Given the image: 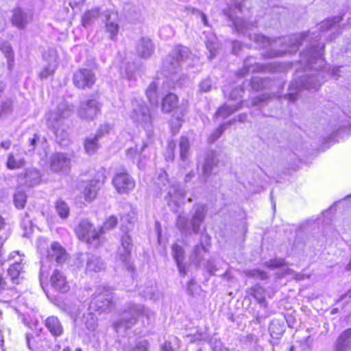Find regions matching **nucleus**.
Masks as SVG:
<instances>
[{"label":"nucleus","mask_w":351,"mask_h":351,"mask_svg":"<svg viewBox=\"0 0 351 351\" xmlns=\"http://www.w3.org/2000/svg\"><path fill=\"white\" fill-rule=\"evenodd\" d=\"M311 32L288 37L271 39L259 34H248L250 40H254L260 47H269L262 53L265 59L282 57L287 53H295L300 45L307 38Z\"/></svg>","instance_id":"nucleus-1"},{"label":"nucleus","mask_w":351,"mask_h":351,"mask_svg":"<svg viewBox=\"0 0 351 351\" xmlns=\"http://www.w3.org/2000/svg\"><path fill=\"white\" fill-rule=\"evenodd\" d=\"M322 36L317 35L314 37L315 40L311 44V46L301 53V61L306 66L315 71L309 75L304 76L300 80V86L306 89H317L324 82V71L319 70L324 64L323 58L324 45L315 43L321 38Z\"/></svg>","instance_id":"nucleus-2"},{"label":"nucleus","mask_w":351,"mask_h":351,"mask_svg":"<svg viewBox=\"0 0 351 351\" xmlns=\"http://www.w3.org/2000/svg\"><path fill=\"white\" fill-rule=\"evenodd\" d=\"M136 214L134 211L121 217V230L123 234L121 237V245L117 252V262L128 271H133L134 267L130 261L131 253L133 248L132 239L128 232L132 228V224L135 221Z\"/></svg>","instance_id":"nucleus-3"},{"label":"nucleus","mask_w":351,"mask_h":351,"mask_svg":"<svg viewBox=\"0 0 351 351\" xmlns=\"http://www.w3.org/2000/svg\"><path fill=\"white\" fill-rule=\"evenodd\" d=\"M44 243L40 242L38 250L41 254V267L40 271V283L43 288L47 283L49 271L53 262L58 264L64 263L67 258V254L64 248L58 242L51 243L50 247H44Z\"/></svg>","instance_id":"nucleus-4"},{"label":"nucleus","mask_w":351,"mask_h":351,"mask_svg":"<svg viewBox=\"0 0 351 351\" xmlns=\"http://www.w3.org/2000/svg\"><path fill=\"white\" fill-rule=\"evenodd\" d=\"M195 58L189 51V48L178 46L165 59L162 63V72L166 77L176 73L179 69L185 65L191 66Z\"/></svg>","instance_id":"nucleus-5"},{"label":"nucleus","mask_w":351,"mask_h":351,"mask_svg":"<svg viewBox=\"0 0 351 351\" xmlns=\"http://www.w3.org/2000/svg\"><path fill=\"white\" fill-rule=\"evenodd\" d=\"M73 111V106L62 101L59 104L57 109L46 114L47 124L57 137L64 138L67 133L64 125V121L68 118Z\"/></svg>","instance_id":"nucleus-6"},{"label":"nucleus","mask_w":351,"mask_h":351,"mask_svg":"<svg viewBox=\"0 0 351 351\" xmlns=\"http://www.w3.org/2000/svg\"><path fill=\"white\" fill-rule=\"evenodd\" d=\"M154 183L161 192L167 191L165 199L169 206L174 209L180 206V201L185 196V191L179 184H170L165 171L161 170L158 173Z\"/></svg>","instance_id":"nucleus-7"},{"label":"nucleus","mask_w":351,"mask_h":351,"mask_svg":"<svg viewBox=\"0 0 351 351\" xmlns=\"http://www.w3.org/2000/svg\"><path fill=\"white\" fill-rule=\"evenodd\" d=\"M141 315H146L148 319H150L147 311L143 306L130 304L114 322V328L118 333L124 332L126 330L131 328Z\"/></svg>","instance_id":"nucleus-8"},{"label":"nucleus","mask_w":351,"mask_h":351,"mask_svg":"<svg viewBox=\"0 0 351 351\" xmlns=\"http://www.w3.org/2000/svg\"><path fill=\"white\" fill-rule=\"evenodd\" d=\"M130 118L134 123L149 130L152 126V117L150 110L142 98L134 97L131 101Z\"/></svg>","instance_id":"nucleus-9"},{"label":"nucleus","mask_w":351,"mask_h":351,"mask_svg":"<svg viewBox=\"0 0 351 351\" xmlns=\"http://www.w3.org/2000/svg\"><path fill=\"white\" fill-rule=\"evenodd\" d=\"M112 305V292L107 287L99 286L93 295L88 311L101 314L110 311Z\"/></svg>","instance_id":"nucleus-10"},{"label":"nucleus","mask_w":351,"mask_h":351,"mask_svg":"<svg viewBox=\"0 0 351 351\" xmlns=\"http://www.w3.org/2000/svg\"><path fill=\"white\" fill-rule=\"evenodd\" d=\"M205 206L197 205L192 219L189 221L186 217L180 215L177 218V226L183 233H189L191 229H192L194 233L197 234L199 227L205 218Z\"/></svg>","instance_id":"nucleus-11"},{"label":"nucleus","mask_w":351,"mask_h":351,"mask_svg":"<svg viewBox=\"0 0 351 351\" xmlns=\"http://www.w3.org/2000/svg\"><path fill=\"white\" fill-rule=\"evenodd\" d=\"M75 231L80 240L86 241L95 247H97L103 242L101 234L93 228V224L87 219L81 220Z\"/></svg>","instance_id":"nucleus-12"},{"label":"nucleus","mask_w":351,"mask_h":351,"mask_svg":"<svg viewBox=\"0 0 351 351\" xmlns=\"http://www.w3.org/2000/svg\"><path fill=\"white\" fill-rule=\"evenodd\" d=\"M96 77L91 69L81 68L73 75V82L80 89L91 88L95 83Z\"/></svg>","instance_id":"nucleus-13"},{"label":"nucleus","mask_w":351,"mask_h":351,"mask_svg":"<svg viewBox=\"0 0 351 351\" xmlns=\"http://www.w3.org/2000/svg\"><path fill=\"white\" fill-rule=\"evenodd\" d=\"M101 104L95 99L81 102L77 110L78 116L84 120H93L101 112Z\"/></svg>","instance_id":"nucleus-14"},{"label":"nucleus","mask_w":351,"mask_h":351,"mask_svg":"<svg viewBox=\"0 0 351 351\" xmlns=\"http://www.w3.org/2000/svg\"><path fill=\"white\" fill-rule=\"evenodd\" d=\"M105 178L104 170L101 169V171L97 173L95 179L84 182L83 193L86 201L90 202L96 197L97 191L104 182Z\"/></svg>","instance_id":"nucleus-15"},{"label":"nucleus","mask_w":351,"mask_h":351,"mask_svg":"<svg viewBox=\"0 0 351 351\" xmlns=\"http://www.w3.org/2000/svg\"><path fill=\"white\" fill-rule=\"evenodd\" d=\"M251 60L252 58H248L244 62V68L243 71H241V75H244L246 72H276L283 69V66L278 62L251 64Z\"/></svg>","instance_id":"nucleus-16"},{"label":"nucleus","mask_w":351,"mask_h":351,"mask_svg":"<svg viewBox=\"0 0 351 351\" xmlns=\"http://www.w3.org/2000/svg\"><path fill=\"white\" fill-rule=\"evenodd\" d=\"M112 184L120 194L130 193L135 186L133 178L127 173H117L112 179Z\"/></svg>","instance_id":"nucleus-17"},{"label":"nucleus","mask_w":351,"mask_h":351,"mask_svg":"<svg viewBox=\"0 0 351 351\" xmlns=\"http://www.w3.org/2000/svg\"><path fill=\"white\" fill-rule=\"evenodd\" d=\"M71 167V159L65 154L58 152L50 158V168L54 172L67 173Z\"/></svg>","instance_id":"nucleus-18"},{"label":"nucleus","mask_w":351,"mask_h":351,"mask_svg":"<svg viewBox=\"0 0 351 351\" xmlns=\"http://www.w3.org/2000/svg\"><path fill=\"white\" fill-rule=\"evenodd\" d=\"M50 285L53 289L60 293H67L70 290V285L63 272L55 269L50 277Z\"/></svg>","instance_id":"nucleus-19"},{"label":"nucleus","mask_w":351,"mask_h":351,"mask_svg":"<svg viewBox=\"0 0 351 351\" xmlns=\"http://www.w3.org/2000/svg\"><path fill=\"white\" fill-rule=\"evenodd\" d=\"M105 28L109 34V38L116 40L119 30L118 14L114 12L107 11L105 12Z\"/></svg>","instance_id":"nucleus-20"},{"label":"nucleus","mask_w":351,"mask_h":351,"mask_svg":"<svg viewBox=\"0 0 351 351\" xmlns=\"http://www.w3.org/2000/svg\"><path fill=\"white\" fill-rule=\"evenodd\" d=\"M18 180L21 184L32 187L40 182V174L36 169H28L19 175Z\"/></svg>","instance_id":"nucleus-21"},{"label":"nucleus","mask_w":351,"mask_h":351,"mask_svg":"<svg viewBox=\"0 0 351 351\" xmlns=\"http://www.w3.org/2000/svg\"><path fill=\"white\" fill-rule=\"evenodd\" d=\"M32 14L21 8H16L13 11L12 22L18 28L23 29L32 20Z\"/></svg>","instance_id":"nucleus-22"},{"label":"nucleus","mask_w":351,"mask_h":351,"mask_svg":"<svg viewBox=\"0 0 351 351\" xmlns=\"http://www.w3.org/2000/svg\"><path fill=\"white\" fill-rule=\"evenodd\" d=\"M217 162L216 154L214 152H208L202 167V176L200 178L202 182H206L207 178L213 172V168L217 165Z\"/></svg>","instance_id":"nucleus-23"},{"label":"nucleus","mask_w":351,"mask_h":351,"mask_svg":"<svg viewBox=\"0 0 351 351\" xmlns=\"http://www.w3.org/2000/svg\"><path fill=\"white\" fill-rule=\"evenodd\" d=\"M154 50L152 40L147 38H141L137 43L136 51L141 58H149Z\"/></svg>","instance_id":"nucleus-24"},{"label":"nucleus","mask_w":351,"mask_h":351,"mask_svg":"<svg viewBox=\"0 0 351 351\" xmlns=\"http://www.w3.org/2000/svg\"><path fill=\"white\" fill-rule=\"evenodd\" d=\"M351 347V328L343 331L335 343V351H347Z\"/></svg>","instance_id":"nucleus-25"},{"label":"nucleus","mask_w":351,"mask_h":351,"mask_svg":"<svg viewBox=\"0 0 351 351\" xmlns=\"http://www.w3.org/2000/svg\"><path fill=\"white\" fill-rule=\"evenodd\" d=\"M206 253V247L201 243L200 244L195 246L189 256L190 261L197 267H200L206 261L204 256Z\"/></svg>","instance_id":"nucleus-26"},{"label":"nucleus","mask_w":351,"mask_h":351,"mask_svg":"<svg viewBox=\"0 0 351 351\" xmlns=\"http://www.w3.org/2000/svg\"><path fill=\"white\" fill-rule=\"evenodd\" d=\"M172 254L176 262L179 272L181 276H184L186 274L185 266L183 263L184 258V251L183 248L177 243L172 245Z\"/></svg>","instance_id":"nucleus-27"},{"label":"nucleus","mask_w":351,"mask_h":351,"mask_svg":"<svg viewBox=\"0 0 351 351\" xmlns=\"http://www.w3.org/2000/svg\"><path fill=\"white\" fill-rule=\"evenodd\" d=\"M46 328L53 337H60L63 333V327L58 317L50 316L45 320Z\"/></svg>","instance_id":"nucleus-28"},{"label":"nucleus","mask_w":351,"mask_h":351,"mask_svg":"<svg viewBox=\"0 0 351 351\" xmlns=\"http://www.w3.org/2000/svg\"><path fill=\"white\" fill-rule=\"evenodd\" d=\"M22 261L23 258L19 256L18 259L10 266L8 270V276L12 284L17 285L19 283V276L23 269Z\"/></svg>","instance_id":"nucleus-29"},{"label":"nucleus","mask_w":351,"mask_h":351,"mask_svg":"<svg viewBox=\"0 0 351 351\" xmlns=\"http://www.w3.org/2000/svg\"><path fill=\"white\" fill-rule=\"evenodd\" d=\"M104 268V264L99 257L94 255H87L86 271L99 272Z\"/></svg>","instance_id":"nucleus-30"},{"label":"nucleus","mask_w":351,"mask_h":351,"mask_svg":"<svg viewBox=\"0 0 351 351\" xmlns=\"http://www.w3.org/2000/svg\"><path fill=\"white\" fill-rule=\"evenodd\" d=\"M241 108V102L237 103L234 105L226 104L218 109L215 113V117L225 119Z\"/></svg>","instance_id":"nucleus-31"},{"label":"nucleus","mask_w":351,"mask_h":351,"mask_svg":"<svg viewBox=\"0 0 351 351\" xmlns=\"http://www.w3.org/2000/svg\"><path fill=\"white\" fill-rule=\"evenodd\" d=\"M159 82L154 80L146 89L145 94L149 103L152 105H158L159 97L157 93Z\"/></svg>","instance_id":"nucleus-32"},{"label":"nucleus","mask_w":351,"mask_h":351,"mask_svg":"<svg viewBox=\"0 0 351 351\" xmlns=\"http://www.w3.org/2000/svg\"><path fill=\"white\" fill-rule=\"evenodd\" d=\"M178 97L173 93L167 95L162 101V110L164 112H170L178 104Z\"/></svg>","instance_id":"nucleus-33"},{"label":"nucleus","mask_w":351,"mask_h":351,"mask_svg":"<svg viewBox=\"0 0 351 351\" xmlns=\"http://www.w3.org/2000/svg\"><path fill=\"white\" fill-rule=\"evenodd\" d=\"M99 139V137L94 134L90 135L84 140V147L88 154L92 155L96 152L99 147L98 143Z\"/></svg>","instance_id":"nucleus-34"},{"label":"nucleus","mask_w":351,"mask_h":351,"mask_svg":"<svg viewBox=\"0 0 351 351\" xmlns=\"http://www.w3.org/2000/svg\"><path fill=\"white\" fill-rule=\"evenodd\" d=\"M342 21V16H335L332 19H328L322 21L317 27V29L324 33L328 30H331L336 28V25Z\"/></svg>","instance_id":"nucleus-35"},{"label":"nucleus","mask_w":351,"mask_h":351,"mask_svg":"<svg viewBox=\"0 0 351 351\" xmlns=\"http://www.w3.org/2000/svg\"><path fill=\"white\" fill-rule=\"evenodd\" d=\"M250 294L257 300V302L264 307L267 306L265 300V291L259 285H256L250 289Z\"/></svg>","instance_id":"nucleus-36"},{"label":"nucleus","mask_w":351,"mask_h":351,"mask_svg":"<svg viewBox=\"0 0 351 351\" xmlns=\"http://www.w3.org/2000/svg\"><path fill=\"white\" fill-rule=\"evenodd\" d=\"M94 313V311H89L83 317V322L86 328L90 331H94L97 326V318Z\"/></svg>","instance_id":"nucleus-37"},{"label":"nucleus","mask_w":351,"mask_h":351,"mask_svg":"<svg viewBox=\"0 0 351 351\" xmlns=\"http://www.w3.org/2000/svg\"><path fill=\"white\" fill-rule=\"evenodd\" d=\"M55 209L58 215L62 219H66L70 213V209L67 204L62 199L56 201L55 204Z\"/></svg>","instance_id":"nucleus-38"},{"label":"nucleus","mask_w":351,"mask_h":351,"mask_svg":"<svg viewBox=\"0 0 351 351\" xmlns=\"http://www.w3.org/2000/svg\"><path fill=\"white\" fill-rule=\"evenodd\" d=\"M99 15V9L98 8H95L93 9H91L90 10H88L86 12L82 19V24L84 27H88L90 22L93 20L97 19Z\"/></svg>","instance_id":"nucleus-39"},{"label":"nucleus","mask_w":351,"mask_h":351,"mask_svg":"<svg viewBox=\"0 0 351 351\" xmlns=\"http://www.w3.org/2000/svg\"><path fill=\"white\" fill-rule=\"evenodd\" d=\"M0 49L7 58L9 69L14 62V53L10 44L7 42L0 41Z\"/></svg>","instance_id":"nucleus-40"},{"label":"nucleus","mask_w":351,"mask_h":351,"mask_svg":"<svg viewBox=\"0 0 351 351\" xmlns=\"http://www.w3.org/2000/svg\"><path fill=\"white\" fill-rule=\"evenodd\" d=\"M180 158L183 162H186L189 156V149L190 147L189 140L185 136H182L180 141Z\"/></svg>","instance_id":"nucleus-41"},{"label":"nucleus","mask_w":351,"mask_h":351,"mask_svg":"<svg viewBox=\"0 0 351 351\" xmlns=\"http://www.w3.org/2000/svg\"><path fill=\"white\" fill-rule=\"evenodd\" d=\"M224 95L228 97L229 100L237 101V103L241 102V106H243L242 98V93L243 92V89L241 88H234L231 92L228 93V90L226 88L223 89Z\"/></svg>","instance_id":"nucleus-42"},{"label":"nucleus","mask_w":351,"mask_h":351,"mask_svg":"<svg viewBox=\"0 0 351 351\" xmlns=\"http://www.w3.org/2000/svg\"><path fill=\"white\" fill-rule=\"evenodd\" d=\"M27 202V195L21 189H17L14 195V203L17 208H23Z\"/></svg>","instance_id":"nucleus-43"},{"label":"nucleus","mask_w":351,"mask_h":351,"mask_svg":"<svg viewBox=\"0 0 351 351\" xmlns=\"http://www.w3.org/2000/svg\"><path fill=\"white\" fill-rule=\"evenodd\" d=\"M269 331L273 338L278 339L282 335L285 330L278 321H273L269 327Z\"/></svg>","instance_id":"nucleus-44"},{"label":"nucleus","mask_w":351,"mask_h":351,"mask_svg":"<svg viewBox=\"0 0 351 351\" xmlns=\"http://www.w3.org/2000/svg\"><path fill=\"white\" fill-rule=\"evenodd\" d=\"M25 161L23 158H16L12 154H10L6 162L9 169H19L23 166Z\"/></svg>","instance_id":"nucleus-45"},{"label":"nucleus","mask_w":351,"mask_h":351,"mask_svg":"<svg viewBox=\"0 0 351 351\" xmlns=\"http://www.w3.org/2000/svg\"><path fill=\"white\" fill-rule=\"evenodd\" d=\"M270 81L268 79H263L258 77H254L251 80V86L252 89L259 90L267 88L268 84Z\"/></svg>","instance_id":"nucleus-46"},{"label":"nucleus","mask_w":351,"mask_h":351,"mask_svg":"<svg viewBox=\"0 0 351 351\" xmlns=\"http://www.w3.org/2000/svg\"><path fill=\"white\" fill-rule=\"evenodd\" d=\"M146 147H147V144L146 143L143 142L139 152V148L138 147L137 145H136L135 147H130L128 149L126 152V156L130 159H134L137 154L142 155Z\"/></svg>","instance_id":"nucleus-47"},{"label":"nucleus","mask_w":351,"mask_h":351,"mask_svg":"<svg viewBox=\"0 0 351 351\" xmlns=\"http://www.w3.org/2000/svg\"><path fill=\"white\" fill-rule=\"evenodd\" d=\"M270 98V95L267 94L258 95L252 99L251 106L257 107L262 106L265 104H267Z\"/></svg>","instance_id":"nucleus-48"},{"label":"nucleus","mask_w":351,"mask_h":351,"mask_svg":"<svg viewBox=\"0 0 351 351\" xmlns=\"http://www.w3.org/2000/svg\"><path fill=\"white\" fill-rule=\"evenodd\" d=\"M117 223V219L114 216H110L106 221L104 223L103 226L101 228L100 234L103 233L105 230H108L113 228Z\"/></svg>","instance_id":"nucleus-49"},{"label":"nucleus","mask_w":351,"mask_h":351,"mask_svg":"<svg viewBox=\"0 0 351 351\" xmlns=\"http://www.w3.org/2000/svg\"><path fill=\"white\" fill-rule=\"evenodd\" d=\"M213 40H215V38H213ZM206 46L209 51V55L208 56V58L210 60H212L216 56L217 44L215 43L213 40H208L206 43Z\"/></svg>","instance_id":"nucleus-50"},{"label":"nucleus","mask_w":351,"mask_h":351,"mask_svg":"<svg viewBox=\"0 0 351 351\" xmlns=\"http://www.w3.org/2000/svg\"><path fill=\"white\" fill-rule=\"evenodd\" d=\"M160 36L164 39H169L174 35V30L172 27L169 25H165L161 27L159 32Z\"/></svg>","instance_id":"nucleus-51"},{"label":"nucleus","mask_w":351,"mask_h":351,"mask_svg":"<svg viewBox=\"0 0 351 351\" xmlns=\"http://www.w3.org/2000/svg\"><path fill=\"white\" fill-rule=\"evenodd\" d=\"M285 265V261L282 258H274L265 263V265L271 269L280 267Z\"/></svg>","instance_id":"nucleus-52"},{"label":"nucleus","mask_w":351,"mask_h":351,"mask_svg":"<svg viewBox=\"0 0 351 351\" xmlns=\"http://www.w3.org/2000/svg\"><path fill=\"white\" fill-rule=\"evenodd\" d=\"M21 227L24 230V236H27L32 232V223L29 219L27 213L25 214V217H24L21 221Z\"/></svg>","instance_id":"nucleus-53"},{"label":"nucleus","mask_w":351,"mask_h":351,"mask_svg":"<svg viewBox=\"0 0 351 351\" xmlns=\"http://www.w3.org/2000/svg\"><path fill=\"white\" fill-rule=\"evenodd\" d=\"M247 276L249 277L256 278L260 280H265L267 278V274L265 271L259 269H252L247 272Z\"/></svg>","instance_id":"nucleus-54"},{"label":"nucleus","mask_w":351,"mask_h":351,"mask_svg":"<svg viewBox=\"0 0 351 351\" xmlns=\"http://www.w3.org/2000/svg\"><path fill=\"white\" fill-rule=\"evenodd\" d=\"M56 69V65L53 64H49L40 73V77L42 79L47 78L51 75Z\"/></svg>","instance_id":"nucleus-55"},{"label":"nucleus","mask_w":351,"mask_h":351,"mask_svg":"<svg viewBox=\"0 0 351 351\" xmlns=\"http://www.w3.org/2000/svg\"><path fill=\"white\" fill-rule=\"evenodd\" d=\"M25 341L27 346L29 350H34L36 348L37 343L33 334L26 333Z\"/></svg>","instance_id":"nucleus-56"},{"label":"nucleus","mask_w":351,"mask_h":351,"mask_svg":"<svg viewBox=\"0 0 351 351\" xmlns=\"http://www.w3.org/2000/svg\"><path fill=\"white\" fill-rule=\"evenodd\" d=\"M112 127L108 123H105L104 125H101L100 128L97 131V133L95 135L101 138V137L104 136L106 134H108L110 131L111 130Z\"/></svg>","instance_id":"nucleus-57"},{"label":"nucleus","mask_w":351,"mask_h":351,"mask_svg":"<svg viewBox=\"0 0 351 351\" xmlns=\"http://www.w3.org/2000/svg\"><path fill=\"white\" fill-rule=\"evenodd\" d=\"M226 127V124H221L218 127V128L210 136L209 141L210 142H214L217 139H218L220 136L223 134Z\"/></svg>","instance_id":"nucleus-58"},{"label":"nucleus","mask_w":351,"mask_h":351,"mask_svg":"<svg viewBox=\"0 0 351 351\" xmlns=\"http://www.w3.org/2000/svg\"><path fill=\"white\" fill-rule=\"evenodd\" d=\"M208 273H209L210 275L215 274V273L217 271V269L215 266L213 261L211 259L206 260L205 262L202 263V265Z\"/></svg>","instance_id":"nucleus-59"},{"label":"nucleus","mask_w":351,"mask_h":351,"mask_svg":"<svg viewBox=\"0 0 351 351\" xmlns=\"http://www.w3.org/2000/svg\"><path fill=\"white\" fill-rule=\"evenodd\" d=\"M1 107L3 112H10L12 108V101L10 99H5L2 101Z\"/></svg>","instance_id":"nucleus-60"},{"label":"nucleus","mask_w":351,"mask_h":351,"mask_svg":"<svg viewBox=\"0 0 351 351\" xmlns=\"http://www.w3.org/2000/svg\"><path fill=\"white\" fill-rule=\"evenodd\" d=\"M148 342L146 340L139 341L132 351H147Z\"/></svg>","instance_id":"nucleus-61"},{"label":"nucleus","mask_w":351,"mask_h":351,"mask_svg":"<svg viewBox=\"0 0 351 351\" xmlns=\"http://www.w3.org/2000/svg\"><path fill=\"white\" fill-rule=\"evenodd\" d=\"M192 12L194 14H197V15L199 16L203 24L205 26H208V21L207 17L204 13H203L202 11H200L197 9H195V8L193 9Z\"/></svg>","instance_id":"nucleus-62"},{"label":"nucleus","mask_w":351,"mask_h":351,"mask_svg":"<svg viewBox=\"0 0 351 351\" xmlns=\"http://www.w3.org/2000/svg\"><path fill=\"white\" fill-rule=\"evenodd\" d=\"M199 88H200L201 91H202V92L209 91L211 88L210 80L209 79L203 80L199 84Z\"/></svg>","instance_id":"nucleus-63"},{"label":"nucleus","mask_w":351,"mask_h":351,"mask_svg":"<svg viewBox=\"0 0 351 351\" xmlns=\"http://www.w3.org/2000/svg\"><path fill=\"white\" fill-rule=\"evenodd\" d=\"M135 70V66H132V68L128 64V66L125 67V73H123L121 71V75L124 77H128V79H132L133 77V72Z\"/></svg>","instance_id":"nucleus-64"}]
</instances>
